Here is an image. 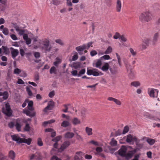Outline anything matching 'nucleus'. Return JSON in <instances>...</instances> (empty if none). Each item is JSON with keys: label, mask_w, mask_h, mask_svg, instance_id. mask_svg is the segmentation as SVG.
<instances>
[{"label": "nucleus", "mask_w": 160, "mask_h": 160, "mask_svg": "<svg viewBox=\"0 0 160 160\" xmlns=\"http://www.w3.org/2000/svg\"><path fill=\"white\" fill-rule=\"evenodd\" d=\"M139 19L143 23L148 22L152 19L151 14L149 11L143 12L140 15Z\"/></svg>", "instance_id": "nucleus-1"}, {"label": "nucleus", "mask_w": 160, "mask_h": 160, "mask_svg": "<svg viewBox=\"0 0 160 160\" xmlns=\"http://www.w3.org/2000/svg\"><path fill=\"white\" fill-rule=\"evenodd\" d=\"M33 102L32 101H29L28 102V109H24L23 112L27 116L31 117L35 116L36 115V112H31L30 111L33 110L34 109L32 107Z\"/></svg>", "instance_id": "nucleus-2"}, {"label": "nucleus", "mask_w": 160, "mask_h": 160, "mask_svg": "<svg viewBox=\"0 0 160 160\" xmlns=\"http://www.w3.org/2000/svg\"><path fill=\"white\" fill-rule=\"evenodd\" d=\"M49 41L47 39H42L41 41L40 44L42 49L46 52H49L52 48V47L49 44Z\"/></svg>", "instance_id": "nucleus-3"}, {"label": "nucleus", "mask_w": 160, "mask_h": 160, "mask_svg": "<svg viewBox=\"0 0 160 160\" xmlns=\"http://www.w3.org/2000/svg\"><path fill=\"white\" fill-rule=\"evenodd\" d=\"M87 74L89 75H92L94 76H98L102 75L103 73L98 71L97 69L93 68L92 69H87Z\"/></svg>", "instance_id": "nucleus-4"}, {"label": "nucleus", "mask_w": 160, "mask_h": 160, "mask_svg": "<svg viewBox=\"0 0 160 160\" xmlns=\"http://www.w3.org/2000/svg\"><path fill=\"white\" fill-rule=\"evenodd\" d=\"M6 109L2 110V112L6 115L8 116H10L12 114V111L10 105L8 104L5 105Z\"/></svg>", "instance_id": "nucleus-5"}, {"label": "nucleus", "mask_w": 160, "mask_h": 160, "mask_svg": "<svg viewBox=\"0 0 160 160\" xmlns=\"http://www.w3.org/2000/svg\"><path fill=\"white\" fill-rule=\"evenodd\" d=\"M13 27L15 29L16 31L18 32V34L20 35H22L25 33V30L22 29L18 25H15Z\"/></svg>", "instance_id": "nucleus-6"}, {"label": "nucleus", "mask_w": 160, "mask_h": 160, "mask_svg": "<svg viewBox=\"0 0 160 160\" xmlns=\"http://www.w3.org/2000/svg\"><path fill=\"white\" fill-rule=\"evenodd\" d=\"M86 48L87 46L86 44H83L82 45L76 47L75 49L78 52L79 55H81L82 54L81 52L86 49Z\"/></svg>", "instance_id": "nucleus-7"}, {"label": "nucleus", "mask_w": 160, "mask_h": 160, "mask_svg": "<svg viewBox=\"0 0 160 160\" xmlns=\"http://www.w3.org/2000/svg\"><path fill=\"white\" fill-rule=\"evenodd\" d=\"M10 49L12 57L14 59L18 54V50L17 49H14L12 47L10 48Z\"/></svg>", "instance_id": "nucleus-8"}, {"label": "nucleus", "mask_w": 160, "mask_h": 160, "mask_svg": "<svg viewBox=\"0 0 160 160\" xmlns=\"http://www.w3.org/2000/svg\"><path fill=\"white\" fill-rule=\"evenodd\" d=\"M70 145V142L68 141H65L61 146L59 149V151H63Z\"/></svg>", "instance_id": "nucleus-9"}, {"label": "nucleus", "mask_w": 160, "mask_h": 160, "mask_svg": "<svg viewBox=\"0 0 160 160\" xmlns=\"http://www.w3.org/2000/svg\"><path fill=\"white\" fill-rule=\"evenodd\" d=\"M127 148L125 146H122L118 151L119 154L122 156H124L126 152Z\"/></svg>", "instance_id": "nucleus-10"}, {"label": "nucleus", "mask_w": 160, "mask_h": 160, "mask_svg": "<svg viewBox=\"0 0 160 160\" xmlns=\"http://www.w3.org/2000/svg\"><path fill=\"white\" fill-rule=\"evenodd\" d=\"M53 102L50 101L48 104V106L44 109L43 112H46L48 111L51 110L53 108Z\"/></svg>", "instance_id": "nucleus-11"}, {"label": "nucleus", "mask_w": 160, "mask_h": 160, "mask_svg": "<svg viewBox=\"0 0 160 160\" xmlns=\"http://www.w3.org/2000/svg\"><path fill=\"white\" fill-rule=\"evenodd\" d=\"M11 137L13 141H16L17 143H21V142L22 140V138H20L18 135H12L11 136Z\"/></svg>", "instance_id": "nucleus-12"}, {"label": "nucleus", "mask_w": 160, "mask_h": 160, "mask_svg": "<svg viewBox=\"0 0 160 160\" xmlns=\"http://www.w3.org/2000/svg\"><path fill=\"white\" fill-rule=\"evenodd\" d=\"M155 90L158 93V91H157V89L153 88H151L148 89V93L151 97L155 98L157 97V96H156L155 94Z\"/></svg>", "instance_id": "nucleus-13"}, {"label": "nucleus", "mask_w": 160, "mask_h": 160, "mask_svg": "<svg viewBox=\"0 0 160 160\" xmlns=\"http://www.w3.org/2000/svg\"><path fill=\"white\" fill-rule=\"evenodd\" d=\"M107 99L109 101H112L114 102L116 104L120 106L121 105L122 103L119 100L115 98L109 97Z\"/></svg>", "instance_id": "nucleus-14"}, {"label": "nucleus", "mask_w": 160, "mask_h": 160, "mask_svg": "<svg viewBox=\"0 0 160 160\" xmlns=\"http://www.w3.org/2000/svg\"><path fill=\"white\" fill-rule=\"evenodd\" d=\"M122 8V3L120 0H117L116 4V10L117 12H120Z\"/></svg>", "instance_id": "nucleus-15"}, {"label": "nucleus", "mask_w": 160, "mask_h": 160, "mask_svg": "<svg viewBox=\"0 0 160 160\" xmlns=\"http://www.w3.org/2000/svg\"><path fill=\"white\" fill-rule=\"evenodd\" d=\"M76 154L79 155H80L79 156H78V155H75L74 157L75 160H82V156L83 155V154L82 152H76Z\"/></svg>", "instance_id": "nucleus-16"}, {"label": "nucleus", "mask_w": 160, "mask_h": 160, "mask_svg": "<svg viewBox=\"0 0 160 160\" xmlns=\"http://www.w3.org/2000/svg\"><path fill=\"white\" fill-rule=\"evenodd\" d=\"M159 36V33L158 32H156L154 34L152 41V43L153 45L155 44L157 42Z\"/></svg>", "instance_id": "nucleus-17"}, {"label": "nucleus", "mask_w": 160, "mask_h": 160, "mask_svg": "<svg viewBox=\"0 0 160 160\" xmlns=\"http://www.w3.org/2000/svg\"><path fill=\"white\" fill-rule=\"evenodd\" d=\"M73 133L70 132H68L66 133L64 135V137L66 138H71L74 136Z\"/></svg>", "instance_id": "nucleus-18"}, {"label": "nucleus", "mask_w": 160, "mask_h": 160, "mask_svg": "<svg viewBox=\"0 0 160 160\" xmlns=\"http://www.w3.org/2000/svg\"><path fill=\"white\" fill-rule=\"evenodd\" d=\"M81 63L80 62H74L72 65V66L75 69H78L81 68Z\"/></svg>", "instance_id": "nucleus-19"}, {"label": "nucleus", "mask_w": 160, "mask_h": 160, "mask_svg": "<svg viewBox=\"0 0 160 160\" xmlns=\"http://www.w3.org/2000/svg\"><path fill=\"white\" fill-rule=\"evenodd\" d=\"M92 129L88 127H86L85 128V131L87 135L90 136L92 135Z\"/></svg>", "instance_id": "nucleus-20"}, {"label": "nucleus", "mask_w": 160, "mask_h": 160, "mask_svg": "<svg viewBox=\"0 0 160 160\" xmlns=\"http://www.w3.org/2000/svg\"><path fill=\"white\" fill-rule=\"evenodd\" d=\"M31 141L32 139L30 138H29L28 139H23L22 138V140L21 142V143H27L28 145H29L31 144Z\"/></svg>", "instance_id": "nucleus-21"}, {"label": "nucleus", "mask_w": 160, "mask_h": 160, "mask_svg": "<svg viewBox=\"0 0 160 160\" xmlns=\"http://www.w3.org/2000/svg\"><path fill=\"white\" fill-rule=\"evenodd\" d=\"M109 65L108 62H106L102 66V70L103 71H107L109 69Z\"/></svg>", "instance_id": "nucleus-22"}, {"label": "nucleus", "mask_w": 160, "mask_h": 160, "mask_svg": "<svg viewBox=\"0 0 160 160\" xmlns=\"http://www.w3.org/2000/svg\"><path fill=\"white\" fill-rule=\"evenodd\" d=\"M56 60L53 62V64L56 67H58V65L61 63L62 60L58 58H56Z\"/></svg>", "instance_id": "nucleus-23"}, {"label": "nucleus", "mask_w": 160, "mask_h": 160, "mask_svg": "<svg viewBox=\"0 0 160 160\" xmlns=\"http://www.w3.org/2000/svg\"><path fill=\"white\" fill-rule=\"evenodd\" d=\"M9 157L12 160H14L15 157V153L12 150L9 151L8 154Z\"/></svg>", "instance_id": "nucleus-24"}, {"label": "nucleus", "mask_w": 160, "mask_h": 160, "mask_svg": "<svg viewBox=\"0 0 160 160\" xmlns=\"http://www.w3.org/2000/svg\"><path fill=\"white\" fill-rule=\"evenodd\" d=\"M95 155H100V153L103 151L102 148L101 147H98L96 148Z\"/></svg>", "instance_id": "nucleus-25"}, {"label": "nucleus", "mask_w": 160, "mask_h": 160, "mask_svg": "<svg viewBox=\"0 0 160 160\" xmlns=\"http://www.w3.org/2000/svg\"><path fill=\"white\" fill-rule=\"evenodd\" d=\"M146 141L150 145H153L156 142L154 139L149 138Z\"/></svg>", "instance_id": "nucleus-26"}, {"label": "nucleus", "mask_w": 160, "mask_h": 160, "mask_svg": "<svg viewBox=\"0 0 160 160\" xmlns=\"http://www.w3.org/2000/svg\"><path fill=\"white\" fill-rule=\"evenodd\" d=\"M2 48L3 50V53L5 54H8L9 53L10 51L9 49L5 46H2Z\"/></svg>", "instance_id": "nucleus-27"}, {"label": "nucleus", "mask_w": 160, "mask_h": 160, "mask_svg": "<svg viewBox=\"0 0 160 160\" xmlns=\"http://www.w3.org/2000/svg\"><path fill=\"white\" fill-rule=\"evenodd\" d=\"M133 155V152L132 151H130L127 153H126L124 157H125L127 159H128L131 158Z\"/></svg>", "instance_id": "nucleus-28"}, {"label": "nucleus", "mask_w": 160, "mask_h": 160, "mask_svg": "<svg viewBox=\"0 0 160 160\" xmlns=\"http://www.w3.org/2000/svg\"><path fill=\"white\" fill-rule=\"evenodd\" d=\"M49 72L51 74L52 73L56 74L57 73L56 68L54 66L52 67L50 69Z\"/></svg>", "instance_id": "nucleus-29"}, {"label": "nucleus", "mask_w": 160, "mask_h": 160, "mask_svg": "<svg viewBox=\"0 0 160 160\" xmlns=\"http://www.w3.org/2000/svg\"><path fill=\"white\" fill-rule=\"evenodd\" d=\"M132 136L131 134H129L127 136L126 142L128 143H130L132 141Z\"/></svg>", "instance_id": "nucleus-30"}, {"label": "nucleus", "mask_w": 160, "mask_h": 160, "mask_svg": "<svg viewBox=\"0 0 160 160\" xmlns=\"http://www.w3.org/2000/svg\"><path fill=\"white\" fill-rule=\"evenodd\" d=\"M69 125V122L67 121H63L61 124V126L64 128H66Z\"/></svg>", "instance_id": "nucleus-31"}, {"label": "nucleus", "mask_w": 160, "mask_h": 160, "mask_svg": "<svg viewBox=\"0 0 160 160\" xmlns=\"http://www.w3.org/2000/svg\"><path fill=\"white\" fill-rule=\"evenodd\" d=\"M30 88H33L32 86H29V87H27L26 88V89L28 95L30 96H31L32 95V94L31 90H30Z\"/></svg>", "instance_id": "nucleus-32"}, {"label": "nucleus", "mask_w": 160, "mask_h": 160, "mask_svg": "<svg viewBox=\"0 0 160 160\" xmlns=\"http://www.w3.org/2000/svg\"><path fill=\"white\" fill-rule=\"evenodd\" d=\"M131 85L135 87H137L140 86V83L138 81H134L131 83Z\"/></svg>", "instance_id": "nucleus-33"}, {"label": "nucleus", "mask_w": 160, "mask_h": 160, "mask_svg": "<svg viewBox=\"0 0 160 160\" xmlns=\"http://www.w3.org/2000/svg\"><path fill=\"white\" fill-rule=\"evenodd\" d=\"M73 53L74 54L72 57V60L75 61L78 58V55L77 52H76L74 51L73 52Z\"/></svg>", "instance_id": "nucleus-34"}, {"label": "nucleus", "mask_w": 160, "mask_h": 160, "mask_svg": "<svg viewBox=\"0 0 160 160\" xmlns=\"http://www.w3.org/2000/svg\"><path fill=\"white\" fill-rule=\"evenodd\" d=\"M150 41V40L149 38H145L143 40L142 42L144 43H145L147 46H148Z\"/></svg>", "instance_id": "nucleus-35"}, {"label": "nucleus", "mask_w": 160, "mask_h": 160, "mask_svg": "<svg viewBox=\"0 0 160 160\" xmlns=\"http://www.w3.org/2000/svg\"><path fill=\"white\" fill-rule=\"evenodd\" d=\"M86 70L85 69H82L78 73V76L80 77L82 75L85 74V73Z\"/></svg>", "instance_id": "nucleus-36"}, {"label": "nucleus", "mask_w": 160, "mask_h": 160, "mask_svg": "<svg viewBox=\"0 0 160 160\" xmlns=\"http://www.w3.org/2000/svg\"><path fill=\"white\" fill-rule=\"evenodd\" d=\"M30 127L29 124L26 122V125L24 128V130L25 131H29L30 130Z\"/></svg>", "instance_id": "nucleus-37"}, {"label": "nucleus", "mask_w": 160, "mask_h": 160, "mask_svg": "<svg viewBox=\"0 0 160 160\" xmlns=\"http://www.w3.org/2000/svg\"><path fill=\"white\" fill-rule=\"evenodd\" d=\"M72 122L74 125H76L80 123V121L77 118H75L73 120Z\"/></svg>", "instance_id": "nucleus-38"}, {"label": "nucleus", "mask_w": 160, "mask_h": 160, "mask_svg": "<svg viewBox=\"0 0 160 160\" xmlns=\"http://www.w3.org/2000/svg\"><path fill=\"white\" fill-rule=\"evenodd\" d=\"M112 51V48L110 46H109L108 48L105 51V53L106 54H108L109 53H110Z\"/></svg>", "instance_id": "nucleus-39"}, {"label": "nucleus", "mask_w": 160, "mask_h": 160, "mask_svg": "<svg viewBox=\"0 0 160 160\" xmlns=\"http://www.w3.org/2000/svg\"><path fill=\"white\" fill-rule=\"evenodd\" d=\"M3 98L4 100L7 99L8 96V94L7 92L5 91L3 92Z\"/></svg>", "instance_id": "nucleus-40"}, {"label": "nucleus", "mask_w": 160, "mask_h": 160, "mask_svg": "<svg viewBox=\"0 0 160 160\" xmlns=\"http://www.w3.org/2000/svg\"><path fill=\"white\" fill-rule=\"evenodd\" d=\"M117 141L114 138H113L110 142V144L111 146H114L117 145Z\"/></svg>", "instance_id": "nucleus-41"}, {"label": "nucleus", "mask_w": 160, "mask_h": 160, "mask_svg": "<svg viewBox=\"0 0 160 160\" xmlns=\"http://www.w3.org/2000/svg\"><path fill=\"white\" fill-rule=\"evenodd\" d=\"M62 137L60 136H58L52 139V141L55 142H57Z\"/></svg>", "instance_id": "nucleus-42"}, {"label": "nucleus", "mask_w": 160, "mask_h": 160, "mask_svg": "<svg viewBox=\"0 0 160 160\" xmlns=\"http://www.w3.org/2000/svg\"><path fill=\"white\" fill-rule=\"evenodd\" d=\"M2 33L5 35H7L9 33L8 29L6 28H4L2 31Z\"/></svg>", "instance_id": "nucleus-43"}, {"label": "nucleus", "mask_w": 160, "mask_h": 160, "mask_svg": "<svg viewBox=\"0 0 160 160\" xmlns=\"http://www.w3.org/2000/svg\"><path fill=\"white\" fill-rule=\"evenodd\" d=\"M15 126L17 130L18 131H20L21 128V125L20 124L18 123V122H16L15 125Z\"/></svg>", "instance_id": "nucleus-44"}, {"label": "nucleus", "mask_w": 160, "mask_h": 160, "mask_svg": "<svg viewBox=\"0 0 160 160\" xmlns=\"http://www.w3.org/2000/svg\"><path fill=\"white\" fill-rule=\"evenodd\" d=\"M120 39H121L122 41L123 42H126L127 41V38L124 35H121Z\"/></svg>", "instance_id": "nucleus-45"}, {"label": "nucleus", "mask_w": 160, "mask_h": 160, "mask_svg": "<svg viewBox=\"0 0 160 160\" xmlns=\"http://www.w3.org/2000/svg\"><path fill=\"white\" fill-rule=\"evenodd\" d=\"M38 144L40 146H42L43 145V142L41 138H39L38 139Z\"/></svg>", "instance_id": "nucleus-46"}, {"label": "nucleus", "mask_w": 160, "mask_h": 160, "mask_svg": "<svg viewBox=\"0 0 160 160\" xmlns=\"http://www.w3.org/2000/svg\"><path fill=\"white\" fill-rule=\"evenodd\" d=\"M110 58L108 55H105L101 57V59L104 60H108L110 59Z\"/></svg>", "instance_id": "nucleus-47"}, {"label": "nucleus", "mask_w": 160, "mask_h": 160, "mask_svg": "<svg viewBox=\"0 0 160 160\" xmlns=\"http://www.w3.org/2000/svg\"><path fill=\"white\" fill-rule=\"evenodd\" d=\"M121 35L120 33L118 32H116L115 35L113 36V38L115 39H117L118 38L120 39Z\"/></svg>", "instance_id": "nucleus-48"}, {"label": "nucleus", "mask_w": 160, "mask_h": 160, "mask_svg": "<svg viewBox=\"0 0 160 160\" xmlns=\"http://www.w3.org/2000/svg\"><path fill=\"white\" fill-rule=\"evenodd\" d=\"M129 51L133 56L134 57L136 55V52L132 48H130Z\"/></svg>", "instance_id": "nucleus-49"}, {"label": "nucleus", "mask_w": 160, "mask_h": 160, "mask_svg": "<svg viewBox=\"0 0 160 160\" xmlns=\"http://www.w3.org/2000/svg\"><path fill=\"white\" fill-rule=\"evenodd\" d=\"M55 42L61 45H63L64 43L62 40L60 39H57L55 40Z\"/></svg>", "instance_id": "nucleus-50"}, {"label": "nucleus", "mask_w": 160, "mask_h": 160, "mask_svg": "<svg viewBox=\"0 0 160 160\" xmlns=\"http://www.w3.org/2000/svg\"><path fill=\"white\" fill-rule=\"evenodd\" d=\"M102 64V62L100 60H98L96 63V67L97 68H99V66H101Z\"/></svg>", "instance_id": "nucleus-51"}, {"label": "nucleus", "mask_w": 160, "mask_h": 160, "mask_svg": "<svg viewBox=\"0 0 160 160\" xmlns=\"http://www.w3.org/2000/svg\"><path fill=\"white\" fill-rule=\"evenodd\" d=\"M21 72V70L18 68L15 69L14 71V73L15 74H19Z\"/></svg>", "instance_id": "nucleus-52"}, {"label": "nucleus", "mask_w": 160, "mask_h": 160, "mask_svg": "<svg viewBox=\"0 0 160 160\" xmlns=\"http://www.w3.org/2000/svg\"><path fill=\"white\" fill-rule=\"evenodd\" d=\"M129 131V128L128 126H126L124 127L122 133L123 134H125L127 132Z\"/></svg>", "instance_id": "nucleus-53"}, {"label": "nucleus", "mask_w": 160, "mask_h": 160, "mask_svg": "<svg viewBox=\"0 0 160 160\" xmlns=\"http://www.w3.org/2000/svg\"><path fill=\"white\" fill-rule=\"evenodd\" d=\"M34 55L36 58H38L40 56V53L38 52H35L34 53Z\"/></svg>", "instance_id": "nucleus-54"}, {"label": "nucleus", "mask_w": 160, "mask_h": 160, "mask_svg": "<svg viewBox=\"0 0 160 160\" xmlns=\"http://www.w3.org/2000/svg\"><path fill=\"white\" fill-rule=\"evenodd\" d=\"M124 64L126 68V69H127V71H128L129 68V67H130V65L129 64L128 62L127 61H125L124 62Z\"/></svg>", "instance_id": "nucleus-55"}, {"label": "nucleus", "mask_w": 160, "mask_h": 160, "mask_svg": "<svg viewBox=\"0 0 160 160\" xmlns=\"http://www.w3.org/2000/svg\"><path fill=\"white\" fill-rule=\"evenodd\" d=\"M110 71L112 74L114 75L117 73V71L115 69H112V68H110L109 69Z\"/></svg>", "instance_id": "nucleus-56"}, {"label": "nucleus", "mask_w": 160, "mask_h": 160, "mask_svg": "<svg viewBox=\"0 0 160 160\" xmlns=\"http://www.w3.org/2000/svg\"><path fill=\"white\" fill-rule=\"evenodd\" d=\"M90 143H92L96 146H99V145L97 142L94 140H92L90 142Z\"/></svg>", "instance_id": "nucleus-57"}, {"label": "nucleus", "mask_w": 160, "mask_h": 160, "mask_svg": "<svg viewBox=\"0 0 160 160\" xmlns=\"http://www.w3.org/2000/svg\"><path fill=\"white\" fill-rule=\"evenodd\" d=\"M97 54V52L95 50H92L90 52V54L91 56H93Z\"/></svg>", "instance_id": "nucleus-58"}, {"label": "nucleus", "mask_w": 160, "mask_h": 160, "mask_svg": "<svg viewBox=\"0 0 160 160\" xmlns=\"http://www.w3.org/2000/svg\"><path fill=\"white\" fill-rule=\"evenodd\" d=\"M55 95L54 91L50 92L48 94L49 97L50 98H52Z\"/></svg>", "instance_id": "nucleus-59"}, {"label": "nucleus", "mask_w": 160, "mask_h": 160, "mask_svg": "<svg viewBox=\"0 0 160 160\" xmlns=\"http://www.w3.org/2000/svg\"><path fill=\"white\" fill-rule=\"evenodd\" d=\"M78 71L77 70H74L72 71L71 72V73L72 74L73 76H78Z\"/></svg>", "instance_id": "nucleus-60"}, {"label": "nucleus", "mask_w": 160, "mask_h": 160, "mask_svg": "<svg viewBox=\"0 0 160 160\" xmlns=\"http://www.w3.org/2000/svg\"><path fill=\"white\" fill-rule=\"evenodd\" d=\"M93 43L92 42H90L88 43L86 45L87 46V48L86 49H88L89 48H90V46H91L92 47V44Z\"/></svg>", "instance_id": "nucleus-61"}, {"label": "nucleus", "mask_w": 160, "mask_h": 160, "mask_svg": "<svg viewBox=\"0 0 160 160\" xmlns=\"http://www.w3.org/2000/svg\"><path fill=\"white\" fill-rule=\"evenodd\" d=\"M11 38L14 40H16L18 39V38L16 37V35L14 34H12L10 35Z\"/></svg>", "instance_id": "nucleus-62"}, {"label": "nucleus", "mask_w": 160, "mask_h": 160, "mask_svg": "<svg viewBox=\"0 0 160 160\" xmlns=\"http://www.w3.org/2000/svg\"><path fill=\"white\" fill-rule=\"evenodd\" d=\"M141 46H142V50H145V49H146L147 48V46H147L146 45L145 43H143L142 42V45H141Z\"/></svg>", "instance_id": "nucleus-63"}, {"label": "nucleus", "mask_w": 160, "mask_h": 160, "mask_svg": "<svg viewBox=\"0 0 160 160\" xmlns=\"http://www.w3.org/2000/svg\"><path fill=\"white\" fill-rule=\"evenodd\" d=\"M51 160H61V159L56 156H54L51 158Z\"/></svg>", "instance_id": "nucleus-64"}]
</instances>
